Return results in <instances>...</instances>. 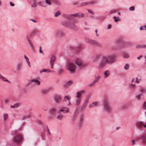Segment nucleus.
I'll use <instances>...</instances> for the list:
<instances>
[{"label": "nucleus", "mask_w": 146, "mask_h": 146, "mask_svg": "<svg viewBox=\"0 0 146 146\" xmlns=\"http://www.w3.org/2000/svg\"><path fill=\"white\" fill-rule=\"evenodd\" d=\"M143 108L146 110V102H145L143 104Z\"/></svg>", "instance_id": "e2e57ef3"}, {"label": "nucleus", "mask_w": 146, "mask_h": 146, "mask_svg": "<svg viewBox=\"0 0 146 146\" xmlns=\"http://www.w3.org/2000/svg\"><path fill=\"white\" fill-rule=\"evenodd\" d=\"M136 142V141L135 140H132V145H134L135 144V143Z\"/></svg>", "instance_id": "0e129e2a"}, {"label": "nucleus", "mask_w": 146, "mask_h": 146, "mask_svg": "<svg viewBox=\"0 0 146 146\" xmlns=\"http://www.w3.org/2000/svg\"><path fill=\"white\" fill-rule=\"evenodd\" d=\"M56 60V57L54 56H52L50 57V63H54L55 61Z\"/></svg>", "instance_id": "b1692460"}, {"label": "nucleus", "mask_w": 146, "mask_h": 146, "mask_svg": "<svg viewBox=\"0 0 146 146\" xmlns=\"http://www.w3.org/2000/svg\"><path fill=\"white\" fill-rule=\"evenodd\" d=\"M113 18L114 19V21L116 22H118L119 19V17H116L115 16L113 17Z\"/></svg>", "instance_id": "37998d69"}, {"label": "nucleus", "mask_w": 146, "mask_h": 146, "mask_svg": "<svg viewBox=\"0 0 146 146\" xmlns=\"http://www.w3.org/2000/svg\"><path fill=\"white\" fill-rule=\"evenodd\" d=\"M49 91V89H44L40 91L41 94L42 95H45L47 94Z\"/></svg>", "instance_id": "f8f14e48"}, {"label": "nucleus", "mask_w": 146, "mask_h": 146, "mask_svg": "<svg viewBox=\"0 0 146 146\" xmlns=\"http://www.w3.org/2000/svg\"><path fill=\"white\" fill-rule=\"evenodd\" d=\"M132 43L130 41H127L124 42L123 44V47L124 48H129L133 46Z\"/></svg>", "instance_id": "6e6552de"}, {"label": "nucleus", "mask_w": 146, "mask_h": 146, "mask_svg": "<svg viewBox=\"0 0 146 146\" xmlns=\"http://www.w3.org/2000/svg\"><path fill=\"white\" fill-rule=\"evenodd\" d=\"M92 104H93L96 106H98L99 105V102H92Z\"/></svg>", "instance_id": "a18cd8bd"}, {"label": "nucleus", "mask_w": 146, "mask_h": 146, "mask_svg": "<svg viewBox=\"0 0 146 146\" xmlns=\"http://www.w3.org/2000/svg\"><path fill=\"white\" fill-rule=\"evenodd\" d=\"M136 48H146V45H138L136 46Z\"/></svg>", "instance_id": "7c9ffc66"}, {"label": "nucleus", "mask_w": 146, "mask_h": 146, "mask_svg": "<svg viewBox=\"0 0 146 146\" xmlns=\"http://www.w3.org/2000/svg\"><path fill=\"white\" fill-rule=\"evenodd\" d=\"M54 99L55 102L56 103H58L61 100V98L59 96H56L54 97Z\"/></svg>", "instance_id": "dca6fc26"}, {"label": "nucleus", "mask_w": 146, "mask_h": 146, "mask_svg": "<svg viewBox=\"0 0 146 146\" xmlns=\"http://www.w3.org/2000/svg\"><path fill=\"white\" fill-rule=\"evenodd\" d=\"M99 56L98 55L96 56H95L94 57V58L95 59V60H97L98 59Z\"/></svg>", "instance_id": "69168bd1"}, {"label": "nucleus", "mask_w": 146, "mask_h": 146, "mask_svg": "<svg viewBox=\"0 0 146 146\" xmlns=\"http://www.w3.org/2000/svg\"><path fill=\"white\" fill-rule=\"evenodd\" d=\"M129 9L131 11H133L135 9V7L134 6H132L129 8Z\"/></svg>", "instance_id": "de8ad7c7"}, {"label": "nucleus", "mask_w": 146, "mask_h": 146, "mask_svg": "<svg viewBox=\"0 0 146 146\" xmlns=\"http://www.w3.org/2000/svg\"><path fill=\"white\" fill-rule=\"evenodd\" d=\"M103 100L104 110L106 112L110 113L112 110L111 107L110 103L109 98L106 96L104 97Z\"/></svg>", "instance_id": "f03ea898"}, {"label": "nucleus", "mask_w": 146, "mask_h": 146, "mask_svg": "<svg viewBox=\"0 0 146 146\" xmlns=\"http://www.w3.org/2000/svg\"><path fill=\"white\" fill-rule=\"evenodd\" d=\"M140 29L143 31L146 30V25L141 26L140 28Z\"/></svg>", "instance_id": "a19ab883"}, {"label": "nucleus", "mask_w": 146, "mask_h": 146, "mask_svg": "<svg viewBox=\"0 0 146 146\" xmlns=\"http://www.w3.org/2000/svg\"><path fill=\"white\" fill-rule=\"evenodd\" d=\"M123 40V38L121 37H120L117 38L115 41V42L116 43H120Z\"/></svg>", "instance_id": "bb28decb"}, {"label": "nucleus", "mask_w": 146, "mask_h": 146, "mask_svg": "<svg viewBox=\"0 0 146 146\" xmlns=\"http://www.w3.org/2000/svg\"><path fill=\"white\" fill-rule=\"evenodd\" d=\"M19 104L17 103L15 104L13 106H11L10 107L11 108H15L18 107L19 106Z\"/></svg>", "instance_id": "c9c22d12"}, {"label": "nucleus", "mask_w": 146, "mask_h": 146, "mask_svg": "<svg viewBox=\"0 0 146 146\" xmlns=\"http://www.w3.org/2000/svg\"><path fill=\"white\" fill-rule=\"evenodd\" d=\"M69 21H63L62 23V25L66 27H68L69 26Z\"/></svg>", "instance_id": "412c9836"}, {"label": "nucleus", "mask_w": 146, "mask_h": 146, "mask_svg": "<svg viewBox=\"0 0 146 146\" xmlns=\"http://www.w3.org/2000/svg\"><path fill=\"white\" fill-rule=\"evenodd\" d=\"M87 5H93L94 3L92 1H88L87 2Z\"/></svg>", "instance_id": "680f3d73"}, {"label": "nucleus", "mask_w": 146, "mask_h": 146, "mask_svg": "<svg viewBox=\"0 0 146 146\" xmlns=\"http://www.w3.org/2000/svg\"><path fill=\"white\" fill-rule=\"evenodd\" d=\"M135 86L136 84L135 83H131L129 84V88L130 90H133L135 89Z\"/></svg>", "instance_id": "4468645a"}, {"label": "nucleus", "mask_w": 146, "mask_h": 146, "mask_svg": "<svg viewBox=\"0 0 146 146\" xmlns=\"http://www.w3.org/2000/svg\"><path fill=\"white\" fill-rule=\"evenodd\" d=\"M85 38V42L86 43H89L98 47H101L102 46L101 44L96 40H93L88 38L86 37Z\"/></svg>", "instance_id": "39448f33"}, {"label": "nucleus", "mask_w": 146, "mask_h": 146, "mask_svg": "<svg viewBox=\"0 0 146 146\" xmlns=\"http://www.w3.org/2000/svg\"><path fill=\"white\" fill-rule=\"evenodd\" d=\"M0 79H2L3 81L8 82L10 83L11 82L7 79L5 77H4L0 74Z\"/></svg>", "instance_id": "6ab92c4d"}, {"label": "nucleus", "mask_w": 146, "mask_h": 146, "mask_svg": "<svg viewBox=\"0 0 146 146\" xmlns=\"http://www.w3.org/2000/svg\"><path fill=\"white\" fill-rule=\"evenodd\" d=\"M9 4L11 6H15L14 4L12 3L11 2L9 3Z\"/></svg>", "instance_id": "338daca9"}, {"label": "nucleus", "mask_w": 146, "mask_h": 146, "mask_svg": "<svg viewBox=\"0 0 146 146\" xmlns=\"http://www.w3.org/2000/svg\"><path fill=\"white\" fill-rule=\"evenodd\" d=\"M42 47L41 46L40 47L39 51V52L41 53H42L43 54H44L43 51L41 50Z\"/></svg>", "instance_id": "bf43d9fd"}, {"label": "nucleus", "mask_w": 146, "mask_h": 146, "mask_svg": "<svg viewBox=\"0 0 146 146\" xmlns=\"http://www.w3.org/2000/svg\"><path fill=\"white\" fill-rule=\"evenodd\" d=\"M69 112V108H66V109L64 110V112L65 113H68Z\"/></svg>", "instance_id": "13d9d810"}, {"label": "nucleus", "mask_w": 146, "mask_h": 146, "mask_svg": "<svg viewBox=\"0 0 146 146\" xmlns=\"http://www.w3.org/2000/svg\"><path fill=\"white\" fill-rule=\"evenodd\" d=\"M111 50H116L117 49V47L115 45L112 46L111 47Z\"/></svg>", "instance_id": "58836bf2"}, {"label": "nucleus", "mask_w": 146, "mask_h": 146, "mask_svg": "<svg viewBox=\"0 0 146 146\" xmlns=\"http://www.w3.org/2000/svg\"><path fill=\"white\" fill-rule=\"evenodd\" d=\"M110 74V72L108 70H106L105 71L104 75V78H107Z\"/></svg>", "instance_id": "f3484780"}, {"label": "nucleus", "mask_w": 146, "mask_h": 146, "mask_svg": "<svg viewBox=\"0 0 146 146\" xmlns=\"http://www.w3.org/2000/svg\"><path fill=\"white\" fill-rule=\"evenodd\" d=\"M141 80L140 78H139V77H138L136 78L135 82L136 83L138 84L139 83Z\"/></svg>", "instance_id": "ea45409f"}, {"label": "nucleus", "mask_w": 146, "mask_h": 146, "mask_svg": "<svg viewBox=\"0 0 146 146\" xmlns=\"http://www.w3.org/2000/svg\"><path fill=\"white\" fill-rule=\"evenodd\" d=\"M141 138L143 141L146 143V133H144L142 135Z\"/></svg>", "instance_id": "2f4dec72"}, {"label": "nucleus", "mask_w": 146, "mask_h": 146, "mask_svg": "<svg viewBox=\"0 0 146 146\" xmlns=\"http://www.w3.org/2000/svg\"><path fill=\"white\" fill-rule=\"evenodd\" d=\"M43 72H46L47 73H49L50 72H51V71L48 69H45L43 70Z\"/></svg>", "instance_id": "5fc2aeb1"}, {"label": "nucleus", "mask_w": 146, "mask_h": 146, "mask_svg": "<svg viewBox=\"0 0 146 146\" xmlns=\"http://www.w3.org/2000/svg\"><path fill=\"white\" fill-rule=\"evenodd\" d=\"M61 14L60 12L59 11H56L55 14L54 16L55 17H57L59 15Z\"/></svg>", "instance_id": "79ce46f5"}, {"label": "nucleus", "mask_w": 146, "mask_h": 146, "mask_svg": "<svg viewBox=\"0 0 146 146\" xmlns=\"http://www.w3.org/2000/svg\"><path fill=\"white\" fill-rule=\"evenodd\" d=\"M130 68V65L129 64L126 63L124 66V69L125 71L129 70Z\"/></svg>", "instance_id": "2eb2a0df"}, {"label": "nucleus", "mask_w": 146, "mask_h": 146, "mask_svg": "<svg viewBox=\"0 0 146 146\" xmlns=\"http://www.w3.org/2000/svg\"><path fill=\"white\" fill-rule=\"evenodd\" d=\"M50 112L52 114H55L56 113V110L54 108H52L50 110Z\"/></svg>", "instance_id": "72a5a7b5"}, {"label": "nucleus", "mask_w": 146, "mask_h": 146, "mask_svg": "<svg viewBox=\"0 0 146 146\" xmlns=\"http://www.w3.org/2000/svg\"><path fill=\"white\" fill-rule=\"evenodd\" d=\"M142 96L141 94L137 95L136 96V98L138 100H139Z\"/></svg>", "instance_id": "3c124183"}, {"label": "nucleus", "mask_w": 146, "mask_h": 146, "mask_svg": "<svg viewBox=\"0 0 146 146\" xmlns=\"http://www.w3.org/2000/svg\"><path fill=\"white\" fill-rule=\"evenodd\" d=\"M66 70L70 73H74L75 70V67L74 62H69L66 65Z\"/></svg>", "instance_id": "7ed1b4c3"}, {"label": "nucleus", "mask_w": 146, "mask_h": 146, "mask_svg": "<svg viewBox=\"0 0 146 146\" xmlns=\"http://www.w3.org/2000/svg\"><path fill=\"white\" fill-rule=\"evenodd\" d=\"M81 99V98H78L76 100V104L77 106H78L80 104Z\"/></svg>", "instance_id": "c85d7f7f"}, {"label": "nucleus", "mask_w": 146, "mask_h": 146, "mask_svg": "<svg viewBox=\"0 0 146 146\" xmlns=\"http://www.w3.org/2000/svg\"><path fill=\"white\" fill-rule=\"evenodd\" d=\"M122 55L124 58H128L129 57V54L125 52H123Z\"/></svg>", "instance_id": "a878e982"}, {"label": "nucleus", "mask_w": 146, "mask_h": 146, "mask_svg": "<svg viewBox=\"0 0 146 146\" xmlns=\"http://www.w3.org/2000/svg\"><path fill=\"white\" fill-rule=\"evenodd\" d=\"M74 63L76 65L77 68L80 69L82 68H85L86 66V63L83 62L79 58H76L75 59Z\"/></svg>", "instance_id": "20e7f679"}, {"label": "nucleus", "mask_w": 146, "mask_h": 146, "mask_svg": "<svg viewBox=\"0 0 146 146\" xmlns=\"http://www.w3.org/2000/svg\"><path fill=\"white\" fill-rule=\"evenodd\" d=\"M88 11L89 13L91 14L92 15H94V13L92 10H91L88 9Z\"/></svg>", "instance_id": "6e6d98bb"}, {"label": "nucleus", "mask_w": 146, "mask_h": 146, "mask_svg": "<svg viewBox=\"0 0 146 146\" xmlns=\"http://www.w3.org/2000/svg\"><path fill=\"white\" fill-rule=\"evenodd\" d=\"M96 84V83H95L93 81V82L91 84H89L88 86L90 87H91L93 86L94 85Z\"/></svg>", "instance_id": "8fccbe9b"}, {"label": "nucleus", "mask_w": 146, "mask_h": 146, "mask_svg": "<svg viewBox=\"0 0 146 146\" xmlns=\"http://www.w3.org/2000/svg\"><path fill=\"white\" fill-rule=\"evenodd\" d=\"M27 41L28 42L29 45H30V46L32 48H33V45L31 41L28 38V35H27Z\"/></svg>", "instance_id": "c756f323"}, {"label": "nucleus", "mask_w": 146, "mask_h": 146, "mask_svg": "<svg viewBox=\"0 0 146 146\" xmlns=\"http://www.w3.org/2000/svg\"><path fill=\"white\" fill-rule=\"evenodd\" d=\"M88 101V99H87L84 101V104L81 108L82 110H84L86 109Z\"/></svg>", "instance_id": "ddd939ff"}, {"label": "nucleus", "mask_w": 146, "mask_h": 146, "mask_svg": "<svg viewBox=\"0 0 146 146\" xmlns=\"http://www.w3.org/2000/svg\"><path fill=\"white\" fill-rule=\"evenodd\" d=\"M139 86V91L142 93L146 92V88H145L142 87L141 86Z\"/></svg>", "instance_id": "cd10ccee"}, {"label": "nucleus", "mask_w": 146, "mask_h": 146, "mask_svg": "<svg viewBox=\"0 0 146 146\" xmlns=\"http://www.w3.org/2000/svg\"><path fill=\"white\" fill-rule=\"evenodd\" d=\"M72 83V82L71 80H69L65 83V85L66 86H69Z\"/></svg>", "instance_id": "473e14b6"}, {"label": "nucleus", "mask_w": 146, "mask_h": 146, "mask_svg": "<svg viewBox=\"0 0 146 146\" xmlns=\"http://www.w3.org/2000/svg\"><path fill=\"white\" fill-rule=\"evenodd\" d=\"M37 5L43 7H45L46 4L45 3L43 2L42 1H39L36 3Z\"/></svg>", "instance_id": "4be33fe9"}, {"label": "nucleus", "mask_w": 146, "mask_h": 146, "mask_svg": "<svg viewBox=\"0 0 146 146\" xmlns=\"http://www.w3.org/2000/svg\"><path fill=\"white\" fill-rule=\"evenodd\" d=\"M84 90H81L77 92V95L76 96V98H81L82 95L83 93L84 92Z\"/></svg>", "instance_id": "9b49d317"}, {"label": "nucleus", "mask_w": 146, "mask_h": 146, "mask_svg": "<svg viewBox=\"0 0 146 146\" xmlns=\"http://www.w3.org/2000/svg\"><path fill=\"white\" fill-rule=\"evenodd\" d=\"M84 15L81 13H79L73 14H70L68 15V18L69 19H71V18L73 17H78L82 18L84 17Z\"/></svg>", "instance_id": "0eeeda50"}, {"label": "nucleus", "mask_w": 146, "mask_h": 146, "mask_svg": "<svg viewBox=\"0 0 146 146\" xmlns=\"http://www.w3.org/2000/svg\"><path fill=\"white\" fill-rule=\"evenodd\" d=\"M24 57L27 62L29 61V58L25 55H24Z\"/></svg>", "instance_id": "4d7b16f0"}, {"label": "nucleus", "mask_w": 146, "mask_h": 146, "mask_svg": "<svg viewBox=\"0 0 146 146\" xmlns=\"http://www.w3.org/2000/svg\"><path fill=\"white\" fill-rule=\"evenodd\" d=\"M87 5V2L82 3L81 4V5L82 6Z\"/></svg>", "instance_id": "603ef678"}, {"label": "nucleus", "mask_w": 146, "mask_h": 146, "mask_svg": "<svg viewBox=\"0 0 146 146\" xmlns=\"http://www.w3.org/2000/svg\"><path fill=\"white\" fill-rule=\"evenodd\" d=\"M21 127L20 128H19L18 130H13L11 131V133L12 135H13L14 134H16L17 132L18 131H20L21 130L20 129L21 128Z\"/></svg>", "instance_id": "f704fd0d"}, {"label": "nucleus", "mask_w": 146, "mask_h": 146, "mask_svg": "<svg viewBox=\"0 0 146 146\" xmlns=\"http://www.w3.org/2000/svg\"><path fill=\"white\" fill-rule=\"evenodd\" d=\"M95 79L93 81L95 83L98 82L101 78V76L99 75L95 76Z\"/></svg>", "instance_id": "aec40b11"}, {"label": "nucleus", "mask_w": 146, "mask_h": 146, "mask_svg": "<svg viewBox=\"0 0 146 146\" xmlns=\"http://www.w3.org/2000/svg\"><path fill=\"white\" fill-rule=\"evenodd\" d=\"M68 28L74 30H77L78 27L73 22L69 21Z\"/></svg>", "instance_id": "1a4fd4ad"}, {"label": "nucleus", "mask_w": 146, "mask_h": 146, "mask_svg": "<svg viewBox=\"0 0 146 146\" xmlns=\"http://www.w3.org/2000/svg\"><path fill=\"white\" fill-rule=\"evenodd\" d=\"M23 137L21 134H18L12 140V142L14 143H17L21 142L23 141Z\"/></svg>", "instance_id": "423d86ee"}, {"label": "nucleus", "mask_w": 146, "mask_h": 146, "mask_svg": "<svg viewBox=\"0 0 146 146\" xmlns=\"http://www.w3.org/2000/svg\"><path fill=\"white\" fill-rule=\"evenodd\" d=\"M54 34L56 35L60 36L63 35V33L62 32L58 30L56 31L54 33Z\"/></svg>", "instance_id": "5701e85b"}, {"label": "nucleus", "mask_w": 146, "mask_h": 146, "mask_svg": "<svg viewBox=\"0 0 146 146\" xmlns=\"http://www.w3.org/2000/svg\"><path fill=\"white\" fill-rule=\"evenodd\" d=\"M45 2L46 4L48 5H50L51 4V3L50 0H46Z\"/></svg>", "instance_id": "864d4df0"}, {"label": "nucleus", "mask_w": 146, "mask_h": 146, "mask_svg": "<svg viewBox=\"0 0 146 146\" xmlns=\"http://www.w3.org/2000/svg\"><path fill=\"white\" fill-rule=\"evenodd\" d=\"M63 117V115H62V114L60 113V114H58L57 118L59 120H61V119Z\"/></svg>", "instance_id": "4c0bfd02"}, {"label": "nucleus", "mask_w": 146, "mask_h": 146, "mask_svg": "<svg viewBox=\"0 0 146 146\" xmlns=\"http://www.w3.org/2000/svg\"><path fill=\"white\" fill-rule=\"evenodd\" d=\"M8 117V114L7 113L4 114V120L5 121L7 120Z\"/></svg>", "instance_id": "09e8293b"}, {"label": "nucleus", "mask_w": 146, "mask_h": 146, "mask_svg": "<svg viewBox=\"0 0 146 146\" xmlns=\"http://www.w3.org/2000/svg\"><path fill=\"white\" fill-rule=\"evenodd\" d=\"M66 98L67 99L68 101V103L67 105L68 106H70V98L68 96H66L64 97V98L65 99Z\"/></svg>", "instance_id": "e433bc0d"}, {"label": "nucleus", "mask_w": 146, "mask_h": 146, "mask_svg": "<svg viewBox=\"0 0 146 146\" xmlns=\"http://www.w3.org/2000/svg\"><path fill=\"white\" fill-rule=\"evenodd\" d=\"M63 71V70L62 69L60 68L59 69L58 71V74L59 75H60L62 73Z\"/></svg>", "instance_id": "c03bdc74"}, {"label": "nucleus", "mask_w": 146, "mask_h": 146, "mask_svg": "<svg viewBox=\"0 0 146 146\" xmlns=\"http://www.w3.org/2000/svg\"><path fill=\"white\" fill-rule=\"evenodd\" d=\"M31 81L32 82H34L35 84H36L37 85H39L40 84V82L37 79H35L32 80H31Z\"/></svg>", "instance_id": "a211bd4d"}, {"label": "nucleus", "mask_w": 146, "mask_h": 146, "mask_svg": "<svg viewBox=\"0 0 146 146\" xmlns=\"http://www.w3.org/2000/svg\"><path fill=\"white\" fill-rule=\"evenodd\" d=\"M37 6L36 3H33V5H31L32 7H36Z\"/></svg>", "instance_id": "052dcab7"}, {"label": "nucleus", "mask_w": 146, "mask_h": 146, "mask_svg": "<svg viewBox=\"0 0 146 146\" xmlns=\"http://www.w3.org/2000/svg\"><path fill=\"white\" fill-rule=\"evenodd\" d=\"M143 57V56L141 55H140L139 56L137 57V59L138 60H140L141 58Z\"/></svg>", "instance_id": "774afa93"}, {"label": "nucleus", "mask_w": 146, "mask_h": 146, "mask_svg": "<svg viewBox=\"0 0 146 146\" xmlns=\"http://www.w3.org/2000/svg\"><path fill=\"white\" fill-rule=\"evenodd\" d=\"M137 127L140 129H141L143 127H146V124H145L143 122L141 121L137 123Z\"/></svg>", "instance_id": "9d476101"}, {"label": "nucleus", "mask_w": 146, "mask_h": 146, "mask_svg": "<svg viewBox=\"0 0 146 146\" xmlns=\"http://www.w3.org/2000/svg\"><path fill=\"white\" fill-rule=\"evenodd\" d=\"M83 123V118L82 117H80L79 118V122L78 126L81 127Z\"/></svg>", "instance_id": "393cba45"}, {"label": "nucleus", "mask_w": 146, "mask_h": 146, "mask_svg": "<svg viewBox=\"0 0 146 146\" xmlns=\"http://www.w3.org/2000/svg\"><path fill=\"white\" fill-rule=\"evenodd\" d=\"M21 64H18L17 67L16 69L18 71H19L20 70V68H21Z\"/></svg>", "instance_id": "49530a36"}, {"label": "nucleus", "mask_w": 146, "mask_h": 146, "mask_svg": "<svg viewBox=\"0 0 146 146\" xmlns=\"http://www.w3.org/2000/svg\"><path fill=\"white\" fill-rule=\"evenodd\" d=\"M115 55L114 54H110L108 56L103 55L102 57L98 68L101 69L104 67L107 64H112L115 62L116 60Z\"/></svg>", "instance_id": "f257e3e1"}]
</instances>
